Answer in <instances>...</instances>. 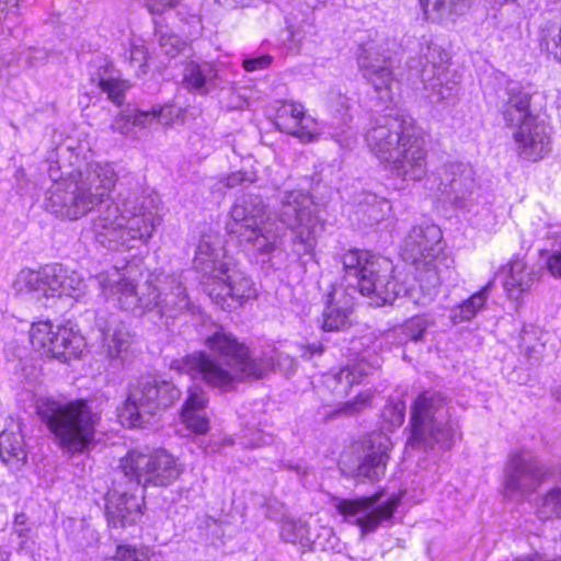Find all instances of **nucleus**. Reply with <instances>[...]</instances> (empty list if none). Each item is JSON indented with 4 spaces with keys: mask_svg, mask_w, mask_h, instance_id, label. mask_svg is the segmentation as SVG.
<instances>
[{
    "mask_svg": "<svg viewBox=\"0 0 561 561\" xmlns=\"http://www.w3.org/2000/svg\"><path fill=\"white\" fill-rule=\"evenodd\" d=\"M537 512L542 519L561 517V488L550 490L540 500Z\"/></svg>",
    "mask_w": 561,
    "mask_h": 561,
    "instance_id": "37998d69",
    "label": "nucleus"
},
{
    "mask_svg": "<svg viewBox=\"0 0 561 561\" xmlns=\"http://www.w3.org/2000/svg\"><path fill=\"white\" fill-rule=\"evenodd\" d=\"M204 345L209 354L194 352L173 360L171 368L220 391H229L247 378H262L265 373V365L252 358L249 347L222 325L211 327Z\"/></svg>",
    "mask_w": 561,
    "mask_h": 561,
    "instance_id": "f257e3e1",
    "label": "nucleus"
},
{
    "mask_svg": "<svg viewBox=\"0 0 561 561\" xmlns=\"http://www.w3.org/2000/svg\"><path fill=\"white\" fill-rule=\"evenodd\" d=\"M113 561H148L147 553L130 546H118Z\"/></svg>",
    "mask_w": 561,
    "mask_h": 561,
    "instance_id": "864d4df0",
    "label": "nucleus"
},
{
    "mask_svg": "<svg viewBox=\"0 0 561 561\" xmlns=\"http://www.w3.org/2000/svg\"><path fill=\"white\" fill-rule=\"evenodd\" d=\"M283 468L294 471L301 480L306 479L310 473V469L302 463H284Z\"/></svg>",
    "mask_w": 561,
    "mask_h": 561,
    "instance_id": "69168bd1",
    "label": "nucleus"
},
{
    "mask_svg": "<svg viewBox=\"0 0 561 561\" xmlns=\"http://www.w3.org/2000/svg\"><path fill=\"white\" fill-rule=\"evenodd\" d=\"M371 391L360 392L354 399L343 403L337 412L348 416L357 414L371 405Z\"/></svg>",
    "mask_w": 561,
    "mask_h": 561,
    "instance_id": "de8ad7c7",
    "label": "nucleus"
},
{
    "mask_svg": "<svg viewBox=\"0 0 561 561\" xmlns=\"http://www.w3.org/2000/svg\"><path fill=\"white\" fill-rule=\"evenodd\" d=\"M36 410L58 446L67 453H83L94 443L100 415L85 401L62 403L42 397L36 401Z\"/></svg>",
    "mask_w": 561,
    "mask_h": 561,
    "instance_id": "39448f33",
    "label": "nucleus"
},
{
    "mask_svg": "<svg viewBox=\"0 0 561 561\" xmlns=\"http://www.w3.org/2000/svg\"><path fill=\"white\" fill-rule=\"evenodd\" d=\"M390 440L383 435H377L371 440V447L368 454L356 468V477L369 481H378L386 472L389 459L388 450Z\"/></svg>",
    "mask_w": 561,
    "mask_h": 561,
    "instance_id": "2f4dec72",
    "label": "nucleus"
},
{
    "mask_svg": "<svg viewBox=\"0 0 561 561\" xmlns=\"http://www.w3.org/2000/svg\"><path fill=\"white\" fill-rule=\"evenodd\" d=\"M92 81L95 82L101 91L107 94V99L116 105H121L124 102L125 92L130 88L127 80L104 77L100 73H98L96 77H92Z\"/></svg>",
    "mask_w": 561,
    "mask_h": 561,
    "instance_id": "a19ab883",
    "label": "nucleus"
},
{
    "mask_svg": "<svg viewBox=\"0 0 561 561\" xmlns=\"http://www.w3.org/2000/svg\"><path fill=\"white\" fill-rule=\"evenodd\" d=\"M26 457L21 425L12 421L0 433V458L8 467L19 470L25 463Z\"/></svg>",
    "mask_w": 561,
    "mask_h": 561,
    "instance_id": "7c9ffc66",
    "label": "nucleus"
},
{
    "mask_svg": "<svg viewBox=\"0 0 561 561\" xmlns=\"http://www.w3.org/2000/svg\"><path fill=\"white\" fill-rule=\"evenodd\" d=\"M85 288L83 277L61 264L47 265L38 271L22 270L13 282L15 294L47 306L49 299L67 296L78 299Z\"/></svg>",
    "mask_w": 561,
    "mask_h": 561,
    "instance_id": "9d476101",
    "label": "nucleus"
},
{
    "mask_svg": "<svg viewBox=\"0 0 561 561\" xmlns=\"http://www.w3.org/2000/svg\"><path fill=\"white\" fill-rule=\"evenodd\" d=\"M182 83L192 93L206 96L224 88V79L214 62L190 60L185 62Z\"/></svg>",
    "mask_w": 561,
    "mask_h": 561,
    "instance_id": "a878e982",
    "label": "nucleus"
},
{
    "mask_svg": "<svg viewBox=\"0 0 561 561\" xmlns=\"http://www.w3.org/2000/svg\"><path fill=\"white\" fill-rule=\"evenodd\" d=\"M134 126L147 127L156 122V114L153 111H136L131 113Z\"/></svg>",
    "mask_w": 561,
    "mask_h": 561,
    "instance_id": "680f3d73",
    "label": "nucleus"
},
{
    "mask_svg": "<svg viewBox=\"0 0 561 561\" xmlns=\"http://www.w3.org/2000/svg\"><path fill=\"white\" fill-rule=\"evenodd\" d=\"M411 435L408 446L415 449H448L459 435V425L453 419L446 399L435 391H424L411 409Z\"/></svg>",
    "mask_w": 561,
    "mask_h": 561,
    "instance_id": "6e6552de",
    "label": "nucleus"
},
{
    "mask_svg": "<svg viewBox=\"0 0 561 561\" xmlns=\"http://www.w3.org/2000/svg\"><path fill=\"white\" fill-rule=\"evenodd\" d=\"M507 99L502 106V115L507 126L515 127L526 121L537 118L530 113L531 93L518 83L508 84Z\"/></svg>",
    "mask_w": 561,
    "mask_h": 561,
    "instance_id": "c756f323",
    "label": "nucleus"
},
{
    "mask_svg": "<svg viewBox=\"0 0 561 561\" xmlns=\"http://www.w3.org/2000/svg\"><path fill=\"white\" fill-rule=\"evenodd\" d=\"M547 334L536 330H525L522 334L520 347L530 365L539 364L547 353Z\"/></svg>",
    "mask_w": 561,
    "mask_h": 561,
    "instance_id": "ea45409f",
    "label": "nucleus"
},
{
    "mask_svg": "<svg viewBox=\"0 0 561 561\" xmlns=\"http://www.w3.org/2000/svg\"><path fill=\"white\" fill-rule=\"evenodd\" d=\"M381 415L390 427H398L404 421L405 404L402 401L389 402L385 405Z\"/></svg>",
    "mask_w": 561,
    "mask_h": 561,
    "instance_id": "09e8293b",
    "label": "nucleus"
},
{
    "mask_svg": "<svg viewBox=\"0 0 561 561\" xmlns=\"http://www.w3.org/2000/svg\"><path fill=\"white\" fill-rule=\"evenodd\" d=\"M131 489H134L131 485L130 489L126 491L115 486L108 493L106 518L111 527L124 528L136 524L140 519L142 515L141 506L144 504V497L131 493Z\"/></svg>",
    "mask_w": 561,
    "mask_h": 561,
    "instance_id": "393cba45",
    "label": "nucleus"
},
{
    "mask_svg": "<svg viewBox=\"0 0 561 561\" xmlns=\"http://www.w3.org/2000/svg\"><path fill=\"white\" fill-rule=\"evenodd\" d=\"M437 262L438 260L428 264L426 261L413 263L416 266L415 279L417 285L410 288H403L400 285L401 293L404 291V295L415 305L427 306L434 300L442 283Z\"/></svg>",
    "mask_w": 561,
    "mask_h": 561,
    "instance_id": "c85d7f7f",
    "label": "nucleus"
},
{
    "mask_svg": "<svg viewBox=\"0 0 561 561\" xmlns=\"http://www.w3.org/2000/svg\"><path fill=\"white\" fill-rule=\"evenodd\" d=\"M538 42L541 50L561 64V18L547 19L541 22Z\"/></svg>",
    "mask_w": 561,
    "mask_h": 561,
    "instance_id": "e433bc0d",
    "label": "nucleus"
},
{
    "mask_svg": "<svg viewBox=\"0 0 561 561\" xmlns=\"http://www.w3.org/2000/svg\"><path fill=\"white\" fill-rule=\"evenodd\" d=\"M476 187L474 171L460 162L447 163L439 173L438 191L456 207H463Z\"/></svg>",
    "mask_w": 561,
    "mask_h": 561,
    "instance_id": "412c9836",
    "label": "nucleus"
},
{
    "mask_svg": "<svg viewBox=\"0 0 561 561\" xmlns=\"http://www.w3.org/2000/svg\"><path fill=\"white\" fill-rule=\"evenodd\" d=\"M398 48L396 39L377 36L363 45L358 56V66L363 77L378 93L382 102L391 100L393 83L392 55Z\"/></svg>",
    "mask_w": 561,
    "mask_h": 561,
    "instance_id": "4468645a",
    "label": "nucleus"
},
{
    "mask_svg": "<svg viewBox=\"0 0 561 561\" xmlns=\"http://www.w3.org/2000/svg\"><path fill=\"white\" fill-rule=\"evenodd\" d=\"M104 290L106 298L112 297L121 309L138 311L139 313L154 312L159 317L179 318L183 314L195 313L198 307L187 294L181 275H168L135 285L118 268L101 273L95 278Z\"/></svg>",
    "mask_w": 561,
    "mask_h": 561,
    "instance_id": "7ed1b4c3",
    "label": "nucleus"
},
{
    "mask_svg": "<svg viewBox=\"0 0 561 561\" xmlns=\"http://www.w3.org/2000/svg\"><path fill=\"white\" fill-rule=\"evenodd\" d=\"M148 57V50L140 39L130 42L126 58L130 67L135 69L137 76L147 72Z\"/></svg>",
    "mask_w": 561,
    "mask_h": 561,
    "instance_id": "a18cd8bd",
    "label": "nucleus"
},
{
    "mask_svg": "<svg viewBox=\"0 0 561 561\" xmlns=\"http://www.w3.org/2000/svg\"><path fill=\"white\" fill-rule=\"evenodd\" d=\"M226 230L238 242L261 255L278 250L286 236L268 211L265 199L255 194H244L232 205Z\"/></svg>",
    "mask_w": 561,
    "mask_h": 561,
    "instance_id": "423d86ee",
    "label": "nucleus"
},
{
    "mask_svg": "<svg viewBox=\"0 0 561 561\" xmlns=\"http://www.w3.org/2000/svg\"><path fill=\"white\" fill-rule=\"evenodd\" d=\"M386 162L388 163V170L394 178L413 182L421 181L424 178L427 167V150L417 129Z\"/></svg>",
    "mask_w": 561,
    "mask_h": 561,
    "instance_id": "6ab92c4d",
    "label": "nucleus"
},
{
    "mask_svg": "<svg viewBox=\"0 0 561 561\" xmlns=\"http://www.w3.org/2000/svg\"><path fill=\"white\" fill-rule=\"evenodd\" d=\"M159 222L151 195L139 188L124 190L117 202L98 209L91 231L93 239L110 250L134 249L151 239Z\"/></svg>",
    "mask_w": 561,
    "mask_h": 561,
    "instance_id": "f03ea898",
    "label": "nucleus"
},
{
    "mask_svg": "<svg viewBox=\"0 0 561 561\" xmlns=\"http://www.w3.org/2000/svg\"><path fill=\"white\" fill-rule=\"evenodd\" d=\"M56 335V327L50 321L33 323L30 330V341L33 348L49 358H53Z\"/></svg>",
    "mask_w": 561,
    "mask_h": 561,
    "instance_id": "4c0bfd02",
    "label": "nucleus"
},
{
    "mask_svg": "<svg viewBox=\"0 0 561 561\" xmlns=\"http://www.w3.org/2000/svg\"><path fill=\"white\" fill-rule=\"evenodd\" d=\"M425 330V321L421 318L410 319L403 327L405 335L413 341L421 340Z\"/></svg>",
    "mask_w": 561,
    "mask_h": 561,
    "instance_id": "5fc2aeb1",
    "label": "nucleus"
},
{
    "mask_svg": "<svg viewBox=\"0 0 561 561\" xmlns=\"http://www.w3.org/2000/svg\"><path fill=\"white\" fill-rule=\"evenodd\" d=\"M275 124L280 131L295 136L302 142L316 139V121L306 114L299 103H284L277 111Z\"/></svg>",
    "mask_w": 561,
    "mask_h": 561,
    "instance_id": "bb28decb",
    "label": "nucleus"
},
{
    "mask_svg": "<svg viewBox=\"0 0 561 561\" xmlns=\"http://www.w3.org/2000/svg\"><path fill=\"white\" fill-rule=\"evenodd\" d=\"M19 0H0V22H14L18 18Z\"/></svg>",
    "mask_w": 561,
    "mask_h": 561,
    "instance_id": "6e6d98bb",
    "label": "nucleus"
},
{
    "mask_svg": "<svg viewBox=\"0 0 561 561\" xmlns=\"http://www.w3.org/2000/svg\"><path fill=\"white\" fill-rule=\"evenodd\" d=\"M492 286L493 283L489 282L480 290L472 294L468 299L451 308L449 314L450 321L454 324H458L472 320L481 310L484 309Z\"/></svg>",
    "mask_w": 561,
    "mask_h": 561,
    "instance_id": "f704fd0d",
    "label": "nucleus"
},
{
    "mask_svg": "<svg viewBox=\"0 0 561 561\" xmlns=\"http://www.w3.org/2000/svg\"><path fill=\"white\" fill-rule=\"evenodd\" d=\"M225 185L229 188L237 187L239 185L244 186L255 181L253 174H248L242 171L232 172L225 178Z\"/></svg>",
    "mask_w": 561,
    "mask_h": 561,
    "instance_id": "4d7b16f0",
    "label": "nucleus"
},
{
    "mask_svg": "<svg viewBox=\"0 0 561 561\" xmlns=\"http://www.w3.org/2000/svg\"><path fill=\"white\" fill-rule=\"evenodd\" d=\"M355 306V297L343 286L333 287L328 294L322 311L321 328L324 331H339L347 324Z\"/></svg>",
    "mask_w": 561,
    "mask_h": 561,
    "instance_id": "cd10ccee",
    "label": "nucleus"
},
{
    "mask_svg": "<svg viewBox=\"0 0 561 561\" xmlns=\"http://www.w3.org/2000/svg\"><path fill=\"white\" fill-rule=\"evenodd\" d=\"M182 0H144L145 7L150 13L161 14L175 8Z\"/></svg>",
    "mask_w": 561,
    "mask_h": 561,
    "instance_id": "bf43d9fd",
    "label": "nucleus"
},
{
    "mask_svg": "<svg viewBox=\"0 0 561 561\" xmlns=\"http://www.w3.org/2000/svg\"><path fill=\"white\" fill-rule=\"evenodd\" d=\"M158 44L161 53L169 58H174L187 48L186 43L172 33L160 32Z\"/></svg>",
    "mask_w": 561,
    "mask_h": 561,
    "instance_id": "49530a36",
    "label": "nucleus"
},
{
    "mask_svg": "<svg viewBox=\"0 0 561 561\" xmlns=\"http://www.w3.org/2000/svg\"><path fill=\"white\" fill-rule=\"evenodd\" d=\"M56 334L53 358L66 363L80 356L85 343L79 332L72 327L57 325Z\"/></svg>",
    "mask_w": 561,
    "mask_h": 561,
    "instance_id": "72a5a7b5",
    "label": "nucleus"
},
{
    "mask_svg": "<svg viewBox=\"0 0 561 561\" xmlns=\"http://www.w3.org/2000/svg\"><path fill=\"white\" fill-rule=\"evenodd\" d=\"M280 536L290 543H304L309 541L308 524L301 519H286L282 525Z\"/></svg>",
    "mask_w": 561,
    "mask_h": 561,
    "instance_id": "79ce46f5",
    "label": "nucleus"
},
{
    "mask_svg": "<svg viewBox=\"0 0 561 561\" xmlns=\"http://www.w3.org/2000/svg\"><path fill=\"white\" fill-rule=\"evenodd\" d=\"M508 276L504 283V288L510 298L518 299L525 291L530 290L535 283L539 280L540 272L520 257H515L508 263Z\"/></svg>",
    "mask_w": 561,
    "mask_h": 561,
    "instance_id": "473e14b6",
    "label": "nucleus"
},
{
    "mask_svg": "<svg viewBox=\"0 0 561 561\" xmlns=\"http://www.w3.org/2000/svg\"><path fill=\"white\" fill-rule=\"evenodd\" d=\"M182 473L181 465L165 449L159 448L145 454L129 450L121 458L115 471L126 483L138 490L140 485L168 486L179 479Z\"/></svg>",
    "mask_w": 561,
    "mask_h": 561,
    "instance_id": "ddd939ff",
    "label": "nucleus"
},
{
    "mask_svg": "<svg viewBox=\"0 0 561 561\" xmlns=\"http://www.w3.org/2000/svg\"><path fill=\"white\" fill-rule=\"evenodd\" d=\"M415 130V121L410 115H380L370 121L365 140L371 153L386 162Z\"/></svg>",
    "mask_w": 561,
    "mask_h": 561,
    "instance_id": "2eb2a0df",
    "label": "nucleus"
},
{
    "mask_svg": "<svg viewBox=\"0 0 561 561\" xmlns=\"http://www.w3.org/2000/svg\"><path fill=\"white\" fill-rule=\"evenodd\" d=\"M207 402L206 391L201 386L195 385L188 389V394L182 410L203 411Z\"/></svg>",
    "mask_w": 561,
    "mask_h": 561,
    "instance_id": "8fccbe9b",
    "label": "nucleus"
},
{
    "mask_svg": "<svg viewBox=\"0 0 561 561\" xmlns=\"http://www.w3.org/2000/svg\"><path fill=\"white\" fill-rule=\"evenodd\" d=\"M180 397L181 391L173 382L153 376L142 377L129 387L123 416L130 427H146Z\"/></svg>",
    "mask_w": 561,
    "mask_h": 561,
    "instance_id": "f8f14e48",
    "label": "nucleus"
},
{
    "mask_svg": "<svg viewBox=\"0 0 561 561\" xmlns=\"http://www.w3.org/2000/svg\"><path fill=\"white\" fill-rule=\"evenodd\" d=\"M380 366V356L371 353L364 354L337 371L325 375L324 385L334 396L343 398L350 393L354 385L360 383Z\"/></svg>",
    "mask_w": 561,
    "mask_h": 561,
    "instance_id": "4be33fe9",
    "label": "nucleus"
},
{
    "mask_svg": "<svg viewBox=\"0 0 561 561\" xmlns=\"http://www.w3.org/2000/svg\"><path fill=\"white\" fill-rule=\"evenodd\" d=\"M271 62L272 56L262 55L257 57L243 59L242 66L247 71L252 72L266 69L271 65Z\"/></svg>",
    "mask_w": 561,
    "mask_h": 561,
    "instance_id": "052dcab7",
    "label": "nucleus"
},
{
    "mask_svg": "<svg viewBox=\"0 0 561 561\" xmlns=\"http://www.w3.org/2000/svg\"><path fill=\"white\" fill-rule=\"evenodd\" d=\"M539 256L549 274L554 278H561V251L541 250Z\"/></svg>",
    "mask_w": 561,
    "mask_h": 561,
    "instance_id": "603ef678",
    "label": "nucleus"
},
{
    "mask_svg": "<svg viewBox=\"0 0 561 561\" xmlns=\"http://www.w3.org/2000/svg\"><path fill=\"white\" fill-rule=\"evenodd\" d=\"M276 216L293 232V252L298 257L311 254L317 244V229L320 227L318 206L311 195L301 190L282 192Z\"/></svg>",
    "mask_w": 561,
    "mask_h": 561,
    "instance_id": "9b49d317",
    "label": "nucleus"
},
{
    "mask_svg": "<svg viewBox=\"0 0 561 561\" xmlns=\"http://www.w3.org/2000/svg\"><path fill=\"white\" fill-rule=\"evenodd\" d=\"M95 327L102 334V353L111 362L123 363L131 352L134 337L127 325L113 314L99 311L95 314Z\"/></svg>",
    "mask_w": 561,
    "mask_h": 561,
    "instance_id": "aec40b11",
    "label": "nucleus"
},
{
    "mask_svg": "<svg viewBox=\"0 0 561 561\" xmlns=\"http://www.w3.org/2000/svg\"><path fill=\"white\" fill-rule=\"evenodd\" d=\"M323 352V346L321 344H309L305 347L302 357L306 359H311L313 355L321 354Z\"/></svg>",
    "mask_w": 561,
    "mask_h": 561,
    "instance_id": "774afa93",
    "label": "nucleus"
},
{
    "mask_svg": "<svg viewBox=\"0 0 561 561\" xmlns=\"http://www.w3.org/2000/svg\"><path fill=\"white\" fill-rule=\"evenodd\" d=\"M443 251L442 231L436 225L415 226L404 239L403 256L411 263L439 260Z\"/></svg>",
    "mask_w": 561,
    "mask_h": 561,
    "instance_id": "5701e85b",
    "label": "nucleus"
},
{
    "mask_svg": "<svg viewBox=\"0 0 561 561\" xmlns=\"http://www.w3.org/2000/svg\"><path fill=\"white\" fill-rule=\"evenodd\" d=\"M272 440L271 436L262 435L261 433H257V438L254 439H248L243 442V445L245 447L255 448L260 447L262 445L268 444Z\"/></svg>",
    "mask_w": 561,
    "mask_h": 561,
    "instance_id": "338daca9",
    "label": "nucleus"
},
{
    "mask_svg": "<svg viewBox=\"0 0 561 561\" xmlns=\"http://www.w3.org/2000/svg\"><path fill=\"white\" fill-rule=\"evenodd\" d=\"M152 111L156 114V122L163 125H170L173 121V117L178 116V114L174 113V108L169 105L159 108L153 107Z\"/></svg>",
    "mask_w": 561,
    "mask_h": 561,
    "instance_id": "e2e57ef3",
    "label": "nucleus"
},
{
    "mask_svg": "<svg viewBox=\"0 0 561 561\" xmlns=\"http://www.w3.org/2000/svg\"><path fill=\"white\" fill-rule=\"evenodd\" d=\"M53 181L46 192L45 208L61 219L77 220L105 202L117 182L110 163H88L83 170L62 178L59 169L49 167Z\"/></svg>",
    "mask_w": 561,
    "mask_h": 561,
    "instance_id": "20e7f679",
    "label": "nucleus"
},
{
    "mask_svg": "<svg viewBox=\"0 0 561 561\" xmlns=\"http://www.w3.org/2000/svg\"><path fill=\"white\" fill-rule=\"evenodd\" d=\"M134 127L135 126L133 124L131 113L121 114L114 119L111 126L113 131L119 133L122 135L133 134Z\"/></svg>",
    "mask_w": 561,
    "mask_h": 561,
    "instance_id": "13d9d810",
    "label": "nucleus"
},
{
    "mask_svg": "<svg viewBox=\"0 0 561 561\" xmlns=\"http://www.w3.org/2000/svg\"><path fill=\"white\" fill-rule=\"evenodd\" d=\"M420 5L427 20L440 22L463 14L468 8L467 0H420Z\"/></svg>",
    "mask_w": 561,
    "mask_h": 561,
    "instance_id": "c9c22d12",
    "label": "nucleus"
},
{
    "mask_svg": "<svg viewBox=\"0 0 561 561\" xmlns=\"http://www.w3.org/2000/svg\"><path fill=\"white\" fill-rule=\"evenodd\" d=\"M32 526L25 513L15 514L11 527V535L18 539V550L28 551L31 541Z\"/></svg>",
    "mask_w": 561,
    "mask_h": 561,
    "instance_id": "c03bdc74",
    "label": "nucleus"
},
{
    "mask_svg": "<svg viewBox=\"0 0 561 561\" xmlns=\"http://www.w3.org/2000/svg\"><path fill=\"white\" fill-rule=\"evenodd\" d=\"M546 470L527 450H518L510 455L504 485L511 495L530 494L543 482Z\"/></svg>",
    "mask_w": 561,
    "mask_h": 561,
    "instance_id": "a211bd4d",
    "label": "nucleus"
},
{
    "mask_svg": "<svg viewBox=\"0 0 561 561\" xmlns=\"http://www.w3.org/2000/svg\"><path fill=\"white\" fill-rule=\"evenodd\" d=\"M341 263L348 282V291H358L371 298L377 306L392 304L401 295V286L393 278V266L385 257L368 251L348 250Z\"/></svg>",
    "mask_w": 561,
    "mask_h": 561,
    "instance_id": "1a4fd4ad",
    "label": "nucleus"
},
{
    "mask_svg": "<svg viewBox=\"0 0 561 561\" xmlns=\"http://www.w3.org/2000/svg\"><path fill=\"white\" fill-rule=\"evenodd\" d=\"M379 494L356 500H337L335 508L345 519L357 525L363 534L375 531L385 522L392 518L399 505L397 497L389 499L385 504L377 505Z\"/></svg>",
    "mask_w": 561,
    "mask_h": 561,
    "instance_id": "dca6fc26",
    "label": "nucleus"
},
{
    "mask_svg": "<svg viewBox=\"0 0 561 561\" xmlns=\"http://www.w3.org/2000/svg\"><path fill=\"white\" fill-rule=\"evenodd\" d=\"M390 211V202L375 194H366L358 206V213L363 215V221L367 226L381 222L389 216Z\"/></svg>",
    "mask_w": 561,
    "mask_h": 561,
    "instance_id": "58836bf2",
    "label": "nucleus"
},
{
    "mask_svg": "<svg viewBox=\"0 0 561 561\" xmlns=\"http://www.w3.org/2000/svg\"><path fill=\"white\" fill-rule=\"evenodd\" d=\"M195 268L203 274L204 290L222 310L230 311L256 296L252 280L220 257V251L201 242L194 259Z\"/></svg>",
    "mask_w": 561,
    "mask_h": 561,
    "instance_id": "0eeeda50",
    "label": "nucleus"
},
{
    "mask_svg": "<svg viewBox=\"0 0 561 561\" xmlns=\"http://www.w3.org/2000/svg\"><path fill=\"white\" fill-rule=\"evenodd\" d=\"M420 77L432 103L451 100L457 81L447 71V55L438 46H427L421 60Z\"/></svg>",
    "mask_w": 561,
    "mask_h": 561,
    "instance_id": "f3484780",
    "label": "nucleus"
},
{
    "mask_svg": "<svg viewBox=\"0 0 561 561\" xmlns=\"http://www.w3.org/2000/svg\"><path fill=\"white\" fill-rule=\"evenodd\" d=\"M182 419L185 425L197 434H204L208 430V420L202 411L182 410Z\"/></svg>",
    "mask_w": 561,
    "mask_h": 561,
    "instance_id": "3c124183",
    "label": "nucleus"
},
{
    "mask_svg": "<svg viewBox=\"0 0 561 561\" xmlns=\"http://www.w3.org/2000/svg\"><path fill=\"white\" fill-rule=\"evenodd\" d=\"M513 138L519 157L538 161L550 151V135L546 125L537 118L515 126Z\"/></svg>",
    "mask_w": 561,
    "mask_h": 561,
    "instance_id": "b1692460",
    "label": "nucleus"
},
{
    "mask_svg": "<svg viewBox=\"0 0 561 561\" xmlns=\"http://www.w3.org/2000/svg\"><path fill=\"white\" fill-rule=\"evenodd\" d=\"M48 58V53L44 48H31L26 57V62L31 67H37L44 64Z\"/></svg>",
    "mask_w": 561,
    "mask_h": 561,
    "instance_id": "0e129e2a",
    "label": "nucleus"
}]
</instances>
